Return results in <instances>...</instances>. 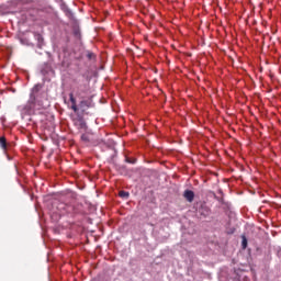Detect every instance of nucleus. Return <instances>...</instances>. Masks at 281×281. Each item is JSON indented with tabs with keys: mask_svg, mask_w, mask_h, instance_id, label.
Wrapping results in <instances>:
<instances>
[{
	"mask_svg": "<svg viewBox=\"0 0 281 281\" xmlns=\"http://www.w3.org/2000/svg\"><path fill=\"white\" fill-rule=\"evenodd\" d=\"M43 89V86L41 83L35 85L30 94V99L27 101L29 108L34 109L36 106V98H38V92Z\"/></svg>",
	"mask_w": 281,
	"mask_h": 281,
	"instance_id": "f257e3e1",
	"label": "nucleus"
},
{
	"mask_svg": "<svg viewBox=\"0 0 281 281\" xmlns=\"http://www.w3.org/2000/svg\"><path fill=\"white\" fill-rule=\"evenodd\" d=\"M88 91H89V85L83 83L77 87V89L75 90V93L76 95H78V98H82V95L87 94Z\"/></svg>",
	"mask_w": 281,
	"mask_h": 281,
	"instance_id": "f03ea898",
	"label": "nucleus"
},
{
	"mask_svg": "<svg viewBox=\"0 0 281 281\" xmlns=\"http://www.w3.org/2000/svg\"><path fill=\"white\" fill-rule=\"evenodd\" d=\"M74 124L78 128H87V123H85V119H82V116H78L77 119H74Z\"/></svg>",
	"mask_w": 281,
	"mask_h": 281,
	"instance_id": "7ed1b4c3",
	"label": "nucleus"
},
{
	"mask_svg": "<svg viewBox=\"0 0 281 281\" xmlns=\"http://www.w3.org/2000/svg\"><path fill=\"white\" fill-rule=\"evenodd\" d=\"M183 196L189 203H192V201H194V192L192 190H186Z\"/></svg>",
	"mask_w": 281,
	"mask_h": 281,
	"instance_id": "20e7f679",
	"label": "nucleus"
},
{
	"mask_svg": "<svg viewBox=\"0 0 281 281\" xmlns=\"http://www.w3.org/2000/svg\"><path fill=\"white\" fill-rule=\"evenodd\" d=\"M69 100L71 102V109L75 113H78V105L76 103V98L74 97V92L69 93Z\"/></svg>",
	"mask_w": 281,
	"mask_h": 281,
	"instance_id": "39448f33",
	"label": "nucleus"
},
{
	"mask_svg": "<svg viewBox=\"0 0 281 281\" xmlns=\"http://www.w3.org/2000/svg\"><path fill=\"white\" fill-rule=\"evenodd\" d=\"M79 109L82 111V113H85V111L89 109V101H86V100L81 101L79 103Z\"/></svg>",
	"mask_w": 281,
	"mask_h": 281,
	"instance_id": "423d86ee",
	"label": "nucleus"
},
{
	"mask_svg": "<svg viewBox=\"0 0 281 281\" xmlns=\"http://www.w3.org/2000/svg\"><path fill=\"white\" fill-rule=\"evenodd\" d=\"M0 146L3 150H8V140L5 139L4 136L0 137Z\"/></svg>",
	"mask_w": 281,
	"mask_h": 281,
	"instance_id": "0eeeda50",
	"label": "nucleus"
},
{
	"mask_svg": "<svg viewBox=\"0 0 281 281\" xmlns=\"http://www.w3.org/2000/svg\"><path fill=\"white\" fill-rule=\"evenodd\" d=\"M64 12H65V14H66V16H67L68 19H70L71 21H74V12H71V10H69V8L64 9Z\"/></svg>",
	"mask_w": 281,
	"mask_h": 281,
	"instance_id": "6e6552de",
	"label": "nucleus"
},
{
	"mask_svg": "<svg viewBox=\"0 0 281 281\" xmlns=\"http://www.w3.org/2000/svg\"><path fill=\"white\" fill-rule=\"evenodd\" d=\"M119 196H121V199H128L130 193L126 191H120Z\"/></svg>",
	"mask_w": 281,
	"mask_h": 281,
	"instance_id": "1a4fd4ad",
	"label": "nucleus"
},
{
	"mask_svg": "<svg viewBox=\"0 0 281 281\" xmlns=\"http://www.w3.org/2000/svg\"><path fill=\"white\" fill-rule=\"evenodd\" d=\"M241 245H243V249H247V238L246 237H243Z\"/></svg>",
	"mask_w": 281,
	"mask_h": 281,
	"instance_id": "9d476101",
	"label": "nucleus"
},
{
	"mask_svg": "<svg viewBox=\"0 0 281 281\" xmlns=\"http://www.w3.org/2000/svg\"><path fill=\"white\" fill-rule=\"evenodd\" d=\"M93 56H94V55H93L92 53H89V54H88V58H90V59L93 58Z\"/></svg>",
	"mask_w": 281,
	"mask_h": 281,
	"instance_id": "9b49d317",
	"label": "nucleus"
},
{
	"mask_svg": "<svg viewBox=\"0 0 281 281\" xmlns=\"http://www.w3.org/2000/svg\"><path fill=\"white\" fill-rule=\"evenodd\" d=\"M81 138H82V139H86V137H85V136H81Z\"/></svg>",
	"mask_w": 281,
	"mask_h": 281,
	"instance_id": "f8f14e48",
	"label": "nucleus"
},
{
	"mask_svg": "<svg viewBox=\"0 0 281 281\" xmlns=\"http://www.w3.org/2000/svg\"><path fill=\"white\" fill-rule=\"evenodd\" d=\"M81 138H82V139H86V137H85V136H81Z\"/></svg>",
	"mask_w": 281,
	"mask_h": 281,
	"instance_id": "ddd939ff",
	"label": "nucleus"
},
{
	"mask_svg": "<svg viewBox=\"0 0 281 281\" xmlns=\"http://www.w3.org/2000/svg\"><path fill=\"white\" fill-rule=\"evenodd\" d=\"M75 34H78V32H75Z\"/></svg>",
	"mask_w": 281,
	"mask_h": 281,
	"instance_id": "4468645a",
	"label": "nucleus"
}]
</instances>
